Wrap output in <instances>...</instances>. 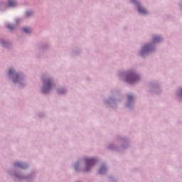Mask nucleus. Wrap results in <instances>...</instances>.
I'll return each instance as SVG.
<instances>
[{"mask_svg": "<svg viewBox=\"0 0 182 182\" xmlns=\"http://www.w3.org/2000/svg\"><path fill=\"white\" fill-rule=\"evenodd\" d=\"M78 168H79V163H77L75 165V170H77Z\"/></svg>", "mask_w": 182, "mask_h": 182, "instance_id": "14", "label": "nucleus"}, {"mask_svg": "<svg viewBox=\"0 0 182 182\" xmlns=\"http://www.w3.org/2000/svg\"><path fill=\"white\" fill-rule=\"evenodd\" d=\"M9 6H15L16 5V1L10 0L9 1Z\"/></svg>", "mask_w": 182, "mask_h": 182, "instance_id": "9", "label": "nucleus"}, {"mask_svg": "<svg viewBox=\"0 0 182 182\" xmlns=\"http://www.w3.org/2000/svg\"><path fill=\"white\" fill-rule=\"evenodd\" d=\"M7 28H8L9 29L12 30V29H14V26L11 25V24H9V25H7Z\"/></svg>", "mask_w": 182, "mask_h": 182, "instance_id": "12", "label": "nucleus"}, {"mask_svg": "<svg viewBox=\"0 0 182 182\" xmlns=\"http://www.w3.org/2000/svg\"><path fill=\"white\" fill-rule=\"evenodd\" d=\"M9 74L10 75H14V70H13V69H10V70H9Z\"/></svg>", "mask_w": 182, "mask_h": 182, "instance_id": "13", "label": "nucleus"}, {"mask_svg": "<svg viewBox=\"0 0 182 182\" xmlns=\"http://www.w3.org/2000/svg\"><path fill=\"white\" fill-rule=\"evenodd\" d=\"M19 77V75H16V77Z\"/></svg>", "mask_w": 182, "mask_h": 182, "instance_id": "17", "label": "nucleus"}, {"mask_svg": "<svg viewBox=\"0 0 182 182\" xmlns=\"http://www.w3.org/2000/svg\"><path fill=\"white\" fill-rule=\"evenodd\" d=\"M153 48V46L151 44H147L144 46L142 51L141 52V55L143 56L144 53H149V52H151V49Z\"/></svg>", "mask_w": 182, "mask_h": 182, "instance_id": "4", "label": "nucleus"}, {"mask_svg": "<svg viewBox=\"0 0 182 182\" xmlns=\"http://www.w3.org/2000/svg\"><path fill=\"white\" fill-rule=\"evenodd\" d=\"M160 41H161V37L157 36H154L153 38L154 42H160Z\"/></svg>", "mask_w": 182, "mask_h": 182, "instance_id": "8", "label": "nucleus"}, {"mask_svg": "<svg viewBox=\"0 0 182 182\" xmlns=\"http://www.w3.org/2000/svg\"><path fill=\"white\" fill-rule=\"evenodd\" d=\"M132 2H133V4H137L138 11H139V12H140V14H147V11H146V9H144V8L141 7L140 6V4H139L137 3V1L132 0Z\"/></svg>", "mask_w": 182, "mask_h": 182, "instance_id": "5", "label": "nucleus"}, {"mask_svg": "<svg viewBox=\"0 0 182 182\" xmlns=\"http://www.w3.org/2000/svg\"><path fill=\"white\" fill-rule=\"evenodd\" d=\"M14 82H16V79H14Z\"/></svg>", "mask_w": 182, "mask_h": 182, "instance_id": "16", "label": "nucleus"}, {"mask_svg": "<svg viewBox=\"0 0 182 182\" xmlns=\"http://www.w3.org/2000/svg\"><path fill=\"white\" fill-rule=\"evenodd\" d=\"M107 169L106 167L105 166H102L99 171L100 174H105V173H106Z\"/></svg>", "mask_w": 182, "mask_h": 182, "instance_id": "7", "label": "nucleus"}, {"mask_svg": "<svg viewBox=\"0 0 182 182\" xmlns=\"http://www.w3.org/2000/svg\"><path fill=\"white\" fill-rule=\"evenodd\" d=\"M52 86L53 84L52 83L51 80H46L43 82V93H48L50 89H52Z\"/></svg>", "mask_w": 182, "mask_h": 182, "instance_id": "2", "label": "nucleus"}, {"mask_svg": "<svg viewBox=\"0 0 182 182\" xmlns=\"http://www.w3.org/2000/svg\"><path fill=\"white\" fill-rule=\"evenodd\" d=\"M23 31L25 32L26 33H30L31 31V28H23Z\"/></svg>", "mask_w": 182, "mask_h": 182, "instance_id": "10", "label": "nucleus"}, {"mask_svg": "<svg viewBox=\"0 0 182 182\" xmlns=\"http://www.w3.org/2000/svg\"><path fill=\"white\" fill-rule=\"evenodd\" d=\"M33 12H32L31 11H26V14L27 16H31V15H33Z\"/></svg>", "mask_w": 182, "mask_h": 182, "instance_id": "11", "label": "nucleus"}, {"mask_svg": "<svg viewBox=\"0 0 182 182\" xmlns=\"http://www.w3.org/2000/svg\"><path fill=\"white\" fill-rule=\"evenodd\" d=\"M15 167H20L21 168H25L22 162H16L14 163Z\"/></svg>", "mask_w": 182, "mask_h": 182, "instance_id": "6", "label": "nucleus"}, {"mask_svg": "<svg viewBox=\"0 0 182 182\" xmlns=\"http://www.w3.org/2000/svg\"><path fill=\"white\" fill-rule=\"evenodd\" d=\"M133 99V96L128 95V100H132Z\"/></svg>", "mask_w": 182, "mask_h": 182, "instance_id": "15", "label": "nucleus"}, {"mask_svg": "<svg viewBox=\"0 0 182 182\" xmlns=\"http://www.w3.org/2000/svg\"><path fill=\"white\" fill-rule=\"evenodd\" d=\"M85 171H90V168L96 164V159L93 158H85Z\"/></svg>", "mask_w": 182, "mask_h": 182, "instance_id": "1", "label": "nucleus"}, {"mask_svg": "<svg viewBox=\"0 0 182 182\" xmlns=\"http://www.w3.org/2000/svg\"><path fill=\"white\" fill-rule=\"evenodd\" d=\"M139 80V76L136 74H131L127 77V81L130 84H133Z\"/></svg>", "mask_w": 182, "mask_h": 182, "instance_id": "3", "label": "nucleus"}]
</instances>
